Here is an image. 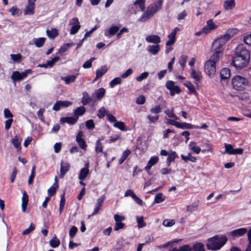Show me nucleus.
I'll list each match as a JSON object with an SVG mask.
<instances>
[{"label": "nucleus", "mask_w": 251, "mask_h": 251, "mask_svg": "<svg viewBox=\"0 0 251 251\" xmlns=\"http://www.w3.org/2000/svg\"><path fill=\"white\" fill-rule=\"evenodd\" d=\"M70 24L72 25L70 29V34L72 35L76 34L80 28V25L78 19H72L70 21Z\"/></svg>", "instance_id": "9"}, {"label": "nucleus", "mask_w": 251, "mask_h": 251, "mask_svg": "<svg viewBox=\"0 0 251 251\" xmlns=\"http://www.w3.org/2000/svg\"><path fill=\"white\" fill-rule=\"evenodd\" d=\"M106 112L107 111L105 107H102L99 110V113L97 114V116L100 119H102L105 116Z\"/></svg>", "instance_id": "59"}, {"label": "nucleus", "mask_w": 251, "mask_h": 251, "mask_svg": "<svg viewBox=\"0 0 251 251\" xmlns=\"http://www.w3.org/2000/svg\"><path fill=\"white\" fill-rule=\"evenodd\" d=\"M107 70L106 66H101L100 69H98L96 72V78H99L102 76L107 72Z\"/></svg>", "instance_id": "29"}, {"label": "nucleus", "mask_w": 251, "mask_h": 251, "mask_svg": "<svg viewBox=\"0 0 251 251\" xmlns=\"http://www.w3.org/2000/svg\"><path fill=\"white\" fill-rule=\"evenodd\" d=\"M95 60L94 57L91 58L89 60L86 61L83 64L82 67L84 69H89L92 67V62Z\"/></svg>", "instance_id": "57"}, {"label": "nucleus", "mask_w": 251, "mask_h": 251, "mask_svg": "<svg viewBox=\"0 0 251 251\" xmlns=\"http://www.w3.org/2000/svg\"><path fill=\"white\" fill-rule=\"evenodd\" d=\"M225 152L228 154H232L233 152V147L231 144H225Z\"/></svg>", "instance_id": "56"}, {"label": "nucleus", "mask_w": 251, "mask_h": 251, "mask_svg": "<svg viewBox=\"0 0 251 251\" xmlns=\"http://www.w3.org/2000/svg\"><path fill=\"white\" fill-rule=\"evenodd\" d=\"M146 40L148 43L158 44L161 42L160 37L157 35H151L146 37Z\"/></svg>", "instance_id": "19"}, {"label": "nucleus", "mask_w": 251, "mask_h": 251, "mask_svg": "<svg viewBox=\"0 0 251 251\" xmlns=\"http://www.w3.org/2000/svg\"><path fill=\"white\" fill-rule=\"evenodd\" d=\"M160 50L159 45H150L148 47V51L153 54V55H155L158 53Z\"/></svg>", "instance_id": "38"}, {"label": "nucleus", "mask_w": 251, "mask_h": 251, "mask_svg": "<svg viewBox=\"0 0 251 251\" xmlns=\"http://www.w3.org/2000/svg\"><path fill=\"white\" fill-rule=\"evenodd\" d=\"M83 136V134L82 131H79L76 136V141L81 149L85 150H86L87 145L85 140L82 138Z\"/></svg>", "instance_id": "10"}, {"label": "nucleus", "mask_w": 251, "mask_h": 251, "mask_svg": "<svg viewBox=\"0 0 251 251\" xmlns=\"http://www.w3.org/2000/svg\"><path fill=\"white\" fill-rule=\"evenodd\" d=\"M231 38L229 33H226L223 35L217 38L212 44L211 49L214 51H223L224 52L223 46L226 42Z\"/></svg>", "instance_id": "5"}, {"label": "nucleus", "mask_w": 251, "mask_h": 251, "mask_svg": "<svg viewBox=\"0 0 251 251\" xmlns=\"http://www.w3.org/2000/svg\"><path fill=\"white\" fill-rule=\"evenodd\" d=\"M247 232V229L246 228H240L234 230H232L229 233V235L233 238H238L244 235Z\"/></svg>", "instance_id": "14"}, {"label": "nucleus", "mask_w": 251, "mask_h": 251, "mask_svg": "<svg viewBox=\"0 0 251 251\" xmlns=\"http://www.w3.org/2000/svg\"><path fill=\"white\" fill-rule=\"evenodd\" d=\"M170 95L173 96L176 93L179 94L181 92V90L178 86L175 85L172 89V91L170 90Z\"/></svg>", "instance_id": "61"}, {"label": "nucleus", "mask_w": 251, "mask_h": 251, "mask_svg": "<svg viewBox=\"0 0 251 251\" xmlns=\"http://www.w3.org/2000/svg\"><path fill=\"white\" fill-rule=\"evenodd\" d=\"M191 251H204V245L201 243H197L191 248Z\"/></svg>", "instance_id": "37"}, {"label": "nucleus", "mask_w": 251, "mask_h": 251, "mask_svg": "<svg viewBox=\"0 0 251 251\" xmlns=\"http://www.w3.org/2000/svg\"><path fill=\"white\" fill-rule=\"evenodd\" d=\"M66 200L65 198V194H62L61 196V199L59 204V214H61L64 208Z\"/></svg>", "instance_id": "47"}, {"label": "nucleus", "mask_w": 251, "mask_h": 251, "mask_svg": "<svg viewBox=\"0 0 251 251\" xmlns=\"http://www.w3.org/2000/svg\"><path fill=\"white\" fill-rule=\"evenodd\" d=\"M236 96L239 100H249L250 99L249 93L245 92L241 93L237 95Z\"/></svg>", "instance_id": "49"}, {"label": "nucleus", "mask_w": 251, "mask_h": 251, "mask_svg": "<svg viewBox=\"0 0 251 251\" xmlns=\"http://www.w3.org/2000/svg\"><path fill=\"white\" fill-rule=\"evenodd\" d=\"M164 113L170 118H174L175 120H178V118L174 113L173 109H167L164 111Z\"/></svg>", "instance_id": "54"}, {"label": "nucleus", "mask_w": 251, "mask_h": 251, "mask_svg": "<svg viewBox=\"0 0 251 251\" xmlns=\"http://www.w3.org/2000/svg\"><path fill=\"white\" fill-rule=\"evenodd\" d=\"M201 146L204 147V149L201 150V152L203 153H205L206 151L211 152L213 150V145L208 140L205 142L202 141Z\"/></svg>", "instance_id": "20"}, {"label": "nucleus", "mask_w": 251, "mask_h": 251, "mask_svg": "<svg viewBox=\"0 0 251 251\" xmlns=\"http://www.w3.org/2000/svg\"><path fill=\"white\" fill-rule=\"evenodd\" d=\"M232 87L237 91H244L248 87L249 82L247 78L240 75H236L232 78Z\"/></svg>", "instance_id": "4"}, {"label": "nucleus", "mask_w": 251, "mask_h": 251, "mask_svg": "<svg viewBox=\"0 0 251 251\" xmlns=\"http://www.w3.org/2000/svg\"><path fill=\"white\" fill-rule=\"evenodd\" d=\"M105 92V90L103 88H101L96 90L95 94L97 99L98 100L101 99L104 97Z\"/></svg>", "instance_id": "42"}, {"label": "nucleus", "mask_w": 251, "mask_h": 251, "mask_svg": "<svg viewBox=\"0 0 251 251\" xmlns=\"http://www.w3.org/2000/svg\"><path fill=\"white\" fill-rule=\"evenodd\" d=\"M35 169H36V166L35 165L33 166L32 167V170H31V172L30 175L29 176L28 179V184H31L33 183V179L35 176Z\"/></svg>", "instance_id": "52"}, {"label": "nucleus", "mask_w": 251, "mask_h": 251, "mask_svg": "<svg viewBox=\"0 0 251 251\" xmlns=\"http://www.w3.org/2000/svg\"><path fill=\"white\" fill-rule=\"evenodd\" d=\"M236 3L234 0H226L223 3V7L225 10H230L234 8Z\"/></svg>", "instance_id": "21"}, {"label": "nucleus", "mask_w": 251, "mask_h": 251, "mask_svg": "<svg viewBox=\"0 0 251 251\" xmlns=\"http://www.w3.org/2000/svg\"><path fill=\"white\" fill-rule=\"evenodd\" d=\"M181 158L185 162H187L188 160L192 162H196L197 160V158L195 156H192L190 153H188V156H185L183 154H181Z\"/></svg>", "instance_id": "36"}, {"label": "nucleus", "mask_w": 251, "mask_h": 251, "mask_svg": "<svg viewBox=\"0 0 251 251\" xmlns=\"http://www.w3.org/2000/svg\"><path fill=\"white\" fill-rule=\"evenodd\" d=\"M46 38L44 37H40L38 38H35L34 39V43L36 47L37 48H41L44 45Z\"/></svg>", "instance_id": "35"}, {"label": "nucleus", "mask_w": 251, "mask_h": 251, "mask_svg": "<svg viewBox=\"0 0 251 251\" xmlns=\"http://www.w3.org/2000/svg\"><path fill=\"white\" fill-rule=\"evenodd\" d=\"M150 112L152 114H154V116L148 115L147 119L149 120L148 124L156 123L159 118V114L161 112V107L160 105H156L155 107L151 108L150 109Z\"/></svg>", "instance_id": "6"}, {"label": "nucleus", "mask_w": 251, "mask_h": 251, "mask_svg": "<svg viewBox=\"0 0 251 251\" xmlns=\"http://www.w3.org/2000/svg\"><path fill=\"white\" fill-rule=\"evenodd\" d=\"M179 30V28L177 27H176L172 31V32L169 34L168 36V37L169 38V40L167 41L166 43V45L167 46H171L173 45L176 41V34L177 31Z\"/></svg>", "instance_id": "11"}, {"label": "nucleus", "mask_w": 251, "mask_h": 251, "mask_svg": "<svg viewBox=\"0 0 251 251\" xmlns=\"http://www.w3.org/2000/svg\"><path fill=\"white\" fill-rule=\"evenodd\" d=\"M28 202V196L25 191L23 194L22 208L24 212L26 210V207Z\"/></svg>", "instance_id": "25"}, {"label": "nucleus", "mask_w": 251, "mask_h": 251, "mask_svg": "<svg viewBox=\"0 0 251 251\" xmlns=\"http://www.w3.org/2000/svg\"><path fill=\"white\" fill-rule=\"evenodd\" d=\"M77 75L78 74H76V75H68L67 76L62 77L61 79L65 81L66 84H69L75 81Z\"/></svg>", "instance_id": "33"}, {"label": "nucleus", "mask_w": 251, "mask_h": 251, "mask_svg": "<svg viewBox=\"0 0 251 251\" xmlns=\"http://www.w3.org/2000/svg\"><path fill=\"white\" fill-rule=\"evenodd\" d=\"M72 104L71 101L68 100L57 101L52 107V110L55 111H59L61 107H68Z\"/></svg>", "instance_id": "8"}, {"label": "nucleus", "mask_w": 251, "mask_h": 251, "mask_svg": "<svg viewBox=\"0 0 251 251\" xmlns=\"http://www.w3.org/2000/svg\"><path fill=\"white\" fill-rule=\"evenodd\" d=\"M175 224L174 220H165L163 222V225L165 226L170 227L173 226Z\"/></svg>", "instance_id": "63"}, {"label": "nucleus", "mask_w": 251, "mask_h": 251, "mask_svg": "<svg viewBox=\"0 0 251 251\" xmlns=\"http://www.w3.org/2000/svg\"><path fill=\"white\" fill-rule=\"evenodd\" d=\"M177 128L185 129H198L199 126H194L191 124L187 123L186 122L179 123Z\"/></svg>", "instance_id": "26"}, {"label": "nucleus", "mask_w": 251, "mask_h": 251, "mask_svg": "<svg viewBox=\"0 0 251 251\" xmlns=\"http://www.w3.org/2000/svg\"><path fill=\"white\" fill-rule=\"evenodd\" d=\"M227 240L226 236L223 235L219 237L215 235L213 238L208 239V243L206 246L208 250L217 251L220 249Z\"/></svg>", "instance_id": "3"}, {"label": "nucleus", "mask_w": 251, "mask_h": 251, "mask_svg": "<svg viewBox=\"0 0 251 251\" xmlns=\"http://www.w3.org/2000/svg\"><path fill=\"white\" fill-rule=\"evenodd\" d=\"M21 140H20L17 136L16 135L14 138L12 139V143L15 148L18 149V151H20L21 149Z\"/></svg>", "instance_id": "41"}, {"label": "nucleus", "mask_w": 251, "mask_h": 251, "mask_svg": "<svg viewBox=\"0 0 251 251\" xmlns=\"http://www.w3.org/2000/svg\"><path fill=\"white\" fill-rule=\"evenodd\" d=\"M187 58H188V56L185 55H182L180 57V58L179 60V63L182 69H183L185 66V64H186Z\"/></svg>", "instance_id": "58"}, {"label": "nucleus", "mask_w": 251, "mask_h": 251, "mask_svg": "<svg viewBox=\"0 0 251 251\" xmlns=\"http://www.w3.org/2000/svg\"><path fill=\"white\" fill-rule=\"evenodd\" d=\"M86 109L84 106L78 107L74 111L75 117L78 118V117L83 115Z\"/></svg>", "instance_id": "32"}, {"label": "nucleus", "mask_w": 251, "mask_h": 251, "mask_svg": "<svg viewBox=\"0 0 251 251\" xmlns=\"http://www.w3.org/2000/svg\"><path fill=\"white\" fill-rule=\"evenodd\" d=\"M199 205V201L193 203L191 205L187 206V211L190 212H193L198 209Z\"/></svg>", "instance_id": "53"}, {"label": "nucleus", "mask_w": 251, "mask_h": 251, "mask_svg": "<svg viewBox=\"0 0 251 251\" xmlns=\"http://www.w3.org/2000/svg\"><path fill=\"white\" fill-rule=\"evenodd\" d=\"M171 251H191V247L189 245L186 244L180 247L178 249L176 248H173Z\"/></svg>", "instance_id": "51"}, {"label": "nucleus", "mask_w": 251, "mask_h": 251, "mask_svg": "<svg viewBox=\"0 0 251 251\" xmlns=\"http://www.w3.org/2000/svg\"><path fill=\"white\" fill-rule=\"evenodd\" d=\"M70 164L67 162L61 161L60 163V174L59 177L63 178L66 174L69 171Z\"/></svg>", "instance_id": "12"}, {"label": "nucleus", "mask_w": 251, "mask_h": 251, "mask_svg": "<svg viewBox=\"0 0 251 251\" xmlns=\"http://www.w3.org/2000/svg\"><path fill=\"white\" fill-rule=\"evenodd\" d=\"M214 51L215 52L211 55L208 60L211 61V62L214 61L216 64V62L219 61L220 57L223 55V51L220 50Z\"/></svg>", "instance_id": "27"}, {"label": "nucleus", "mask_w": 251, "mask_h": 251, "mask_svg": "<svg viewBox=\"0 0 251 251\" xmlns=\"http://www.w3.org/2000/svg\"><path fill=\"white\" fill-rule=\"evenodd\" d=\"M176 157H177V155L176 151H172L169 153L166 161L168 166L170 165L172 162H174L175 161Z\"/></svg>", "instance_id": "28"}, {"label": "nucleus", "mask_w": 251, "mask_h": 251, "mask_svg": "<svg viewBox=\"0 0 251 251\" xmlns=\"http://www.w3.org/2000/svg\"><path fill=\"white\" fill-rule=\"evenodd\" d=\"M190 75L194 79V83L197 85L202 78L201 72L199 71H196L194 69H191Z\"/></svg>", "instance_id": "13"}, {"label": "nucleus", "mask_w": 251, "mask_h": 251, "mask_svg": "<svg viewBox=\"0 0 251 251\" xmlns=\"http://www.w3.org/2000/svg\"><path fill=\"white\" fill-rule=\"evenodd\" d=\"M163 0H157L150 4L147 8L146 11L139 18V21L145 22L151 18L158 11L163 5Z\"/></svg>", "instance_id": "2"}, {"label": "nucleus", "mask_w": 251, "mask_h": 251, "mask_svg": "<svg viewBox=\"0 0 251 251\" xmlns=\"http://www.w3.org/2000/svg\"><path fill=\"white\" fill-rule=\"evenodd\" d=\"M77 117H66L61 118L60 120V123L61 124L67 123L70 125H74L77 122Z\"/></svg>", "instance_id": "16"}, {"label": "nucleus", "mask_w": 251, "mask_h": 251, "mask_svg": "<svg viewBox=\"0 0 251 251\" xmlns=\"http://www.w3.org/2000/svg\"><path fill=\"white\" fill-rule=\"evenodd\" d=\"M121 82L122 79L121 77H115L110 82L109 86L111 88H114L117 85L120 84Z\"/></svg>", "instance_id": "46"}, {"label": "nucleus", "mask_w": 251, "mask_h": 251, "mask_svg": "<svg viewBox=\"0 0 251 251\" xmlns=\"http://www.w3.org/2000/svg\"><path fill=\"white\" fill-rule=\"evenodd\" d=\"M47 35L50 38H54L58 35V31L55 28H52L50 30L48 29L46 31Z\"/></svg>", "instance_id": "31"}, {"label": "nucleus", "mask_w": 251, "mask_h": 251, "mask_svg": "<svg viewBox=\"0 0 251 251\" xmlns=\"http://www.w3.org/2000/svg\"><path fill=\"white\" fill-rule=\"evenodd\" d=\"M146 0H136L134 2V5H138L142 11H144L145 9Z\"/></svg>", "instance_id": "50"}, {"label": "nucleus", "mask_w": 251, "mask_h": 251, "mask_svg": "<svg viewBox=\"0 0 251 251\" xmlns=\"http://www.w3.org/2000/svg\"><path fill=\"white\" fill-rule=\"evenodd\" d=\"M60 244V241L56 236H54L50 241V245L52 248L58 247Z\"/></svg>", "instance_id": "43"}, {"label": "nucleus", "mask_w": 251, "mask_h": 251, "mask_svg": "<svg viewBox=\"0 0 251 251\" xmlns=\"http://www.w3.org/2000/svg\"><path fill=\"white\" fill-rule=\"evenodd\" d=\"M114 126L119 129L122 131H126V127L124 122L121 121H117L114 124Z\"/></svg>", "instance_id": "48"}, {"label": "nucleus", "mask_w": 251, "mask_h": 251, "mask_svg": "<svg viewBox=\"0 0 251 251\" xmlns=\"http://www.w3.org/2000/svg\"><path fill=\"white\" fill-rule=\"evenodd\" d=\"M59 185L57 177H55V182L48 190V194L49 197L53 196L56 192V190L58 188Z\"/></svg>", "instance_id": "17"}, {"label": "nucleus", "mask_w": 251, "mask_h": 251, "mask_svg": "<svg viewBox=\"0 0 251 251\" xmlns=\"http://www.w3.org/2000/svg\"><path fill=\"white\" fill-rule=\"evenodd\" d=\"M83 95V96L81 100V102L83 104L85 105L90 103L92 101V99L89 96L87 92H84Z\"/></svg>", "instance_id": "40"}, {"label": "nucleus", "mask_w": 251, "mask_h": 251, "mask_svg": "<svg viewBox=\"0 0 251 251\" xmlns=\"http://www.w3.org/2000/svg\"><path fill=\"white\" fill-rule=\"evenodd\" d=\"M250 52L243 45H240L235 50L231 65L237 70L246 67L250 61Z\"/></svg>", "instance_id": "1"}, {"label": "nucleus", "mask_w": 251, "mask_h": 251, "mask_svg": "<svg viewBox=\"0 0 251 251\" xmlns=\"http://www.w3.org/2000/svg\"><path fill=\"white\" fill-rule=\"evenodd\" d=\"M78 231L77 228L75 226H73L70 229L69 236L71 238H74Z\"/></svg>", "instance_id": "60"}, {"label": "nucleus", "mask_w": 251, "mask_h": 251, "mask_svg": "<svg viewBox=\"0 0 251 251\" xmlns=\"http://www.w3.org/2000/svg\"><path fill=\"white\" fill-rule=\"evenodd\" d=\"M165 200V198H163V194L159 193L156 194L155 196L154 202L159 203Z\"/></svg>", "instance_id": "55"}, {"label": "nucleus", "mask_w": 251, "mask_h": 251, "mask_svg": "<svg viewBox=\"0 0 251 251\" xmlns=\"http://www.w3.org/2000/svg\"><path fill=\"white\" fill-rule=\"evenodd\" d=\"M74 45L73 43H66L64 44L63 46H62L60 50H59V53L60 54H62V53L65 52L68 49V48L71 47Z\"/></svg>", "instance_id": "45"}, {"label": "nucleus", "mask_w": 251, "mask_h": 251, "mask_svg": "<svg viewBox=\"0 0 251 251\" xmlns=\"http://www.w3.org/2000/svg\"><path fill=\"white\" fill-rule=\"evenodd\" d=\"M119 27L116 25H112L108 30L105 31L104 35L108 37L113 36L119 30Z\"/></svg>", "instance_id": "18"}, {"label": "nucleus", "mask_w": 251, "mask_h": 251, "mask_svg": "<svg viewBox=\"0 0 251 251\" xmlns=\"http://www.w3.org/2000/svg\"><path fill=\"white\" fill-rule=\"evenodd\" d=\"M34 229H35V226L32 223H31L30 225V226L28 228L25 229V230H24L23 231L22 234L24 235H27V234H29L32 231L34 230Z\"/></svg>", "instance_id": "62"}, {"label": "nucleus", "mask_w": 251, "mask_h": 251, "mask_svg": "<svg viewBox=\"0 0 251 251\" xmlns=\"http://www.w3.org/2000/svg\"><path fill=\"white\" fill-rule=\"evenodd\" d=\"M101 139H99L97 140L96 143L95 151L97 153L102 152L103 151V146L102 143L100 142Z\"/></svg>", "instance_id": "44"}, {"label": "nucleus", "mask_w": 251, "mask_h": 251, "mask_svg": "<svg viewBox=\"0 0 251 251\" xmlns=\"http://www.w3.org/2000/svg\"><path fill=\"white\" fill-rule=\"evenodd\" d=\"M89 173V170L88 168H82L81 169L78 178L80 180H84Z\"/></svg>", "instance_id": "34"}, {"label": "nucleus", "mask_w": 251, "mask_h": 251, "mask_svg": "<svg viewBox=\"0 0 251 251\" xmlns=\"http://www.w3.org/2000/svg\"><path fill=\"white\" fill-rule=\"evenodd\" d=\"M35 3L28 2L25 6L24 13L25 15H32L34 13Z\"/></svg>", "instance_id": "22"}, {"label": "nucleus", "mask_w": 251, "mask_h": 251, "mask_svg": "<svg viewBox=\"0 0 251 251\" xmlns=\"http://www.w3.org/2000/svg\"><path fill=\"white\" fill-rule=\"evenodd\" d=\"M11 78L14 81H20L23 80L21 73L18 71L13 73Z\"/></svg>", "instance_id": "39"}, {"label": "nucleus", "mask_w": 251, "mask_h": 251, "mask_svg": "<svg viewBox=\"0 0 251 251\" xmlns=\"http://www.w3.org/2000/svg\"><path fill=\"white\" fill-rule=\"evenodd\" d=\"M104 196H101L100 198L97 200V202L95 205L93 212L92 213L91 216L96 215L100 210L101 207L102 206L103 202L104 201Z\"/></svg>", "instance_id": "15"}, {"label": "nucleus", "mask_w": 251, "mask_h": 251, "mask_svg": "<svg viewBox=\"0 0 251 251\" xmlns=\"http://www.w3.org/2000/svg\"><path fill=\"white\" fill-rule=\"evenodd\" d=\"M220 76L222 80H226L230 76V70L227 68L222 69L220 72Z\"/></svg>", "instance_id": "24"}, {"label": "nucleus", "mask_w": 251, "mask_h": 251, "mask_svg": "<svg viewBox=\"0 0 251 251\" xmlns=\"http://www.w3.org/2000/svg\"><path fill=\"white\" fill-rule=\"evenodd\" d=\"M204 71L209 76L213 75L216 72V64L214 61L207 60L205 63Z\"/></svg>", "instance_id": "7"}, {"label": "nucleus", "mask_w": 251, "mask_h": 251, "mask_svg": "<svg viewBox=\"0 0 251 251\" xmlns=\"http://www.w3.org/2000/svg\"><path fill=\"white\" fill-rule=\"evenodd\" d=\"M184 85L188 89L189 94H194L196 96H198V93L196 91L194 85L190 81H187L184 83Z\"/></svg>", "instance_id": "23"}, {"label": "nucleus", "mask_w": 251, "mask_h": 251, "mask_svg": "<svg viewBox=\"0 0 251 251\" xmlns=\"http://www.w3.org/2000/svg\"><path fill=\"white\" fill-rule=\"evenodd\" d=\"M131 152L130 150L126 149L123 151L122 156L119 160V164L121 165L127 158L128 156L131 154Z\"/></svg>", "instance_id": "30"}, {"label": "nucleus", "mask_w": 251, "mask_h": 251, "mask_svg": "<svg viewBox=\"0 0 251 251\" xmlns=\"http://www.w3.org/2000/svg\"><path fill=\"white\" fill-rule=\"evenodd\" d=\"M207 27L211 30H214L217 28V26L216 25L212 20H209L207 21Z\"/></svg>", "instance_id": "64"}]
</instances>
